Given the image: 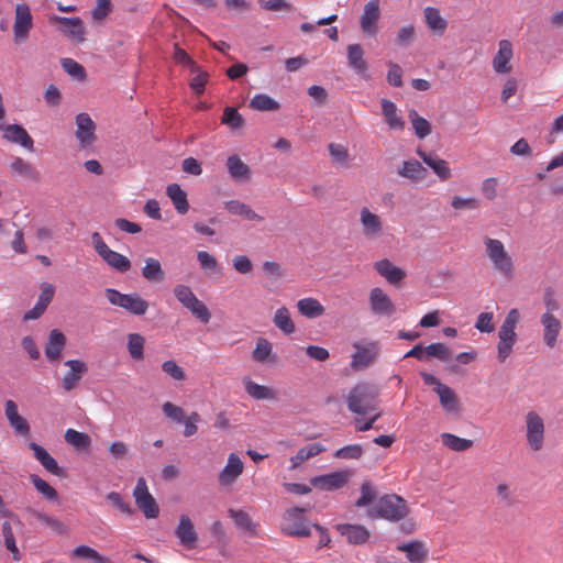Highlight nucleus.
<instances>
[{
  "label": "nucleus",
  "instance_id": "nucleus-1",
  "mask_svg": "<svg viewBox=\"0 0 563 563\" xmlns=\"http://www.w3.org/2000/svg\"><path fill=\"white\" fill-rule=\"evenodd\" d=\"M485 255L493 269L506 279L515 275L516 265L511 254L507 251L503 241L490 236L483 238Z\"/></svg>",
  "mask_w": 563,
  "mask_h": 563
},
{
  "label": "nucleus",
  "instance_id": "nucleus-2",
  "mask_svg": "<svg viewBox=\"0 0 563 563\" xmlns=\"http://www.w3.org/2000/svg\"><path fill=\"white\" fill-rule=\"evenodd\" d=\"M378 391L375 386L360 383L355 385L346 397L350 411L360 416H366L378 408Z\"/></svg>",
  "mask_w": 563,
  "mask_h": 563
},
{
  "label": "nucleus",
  "instance_id": "nucleus-3",
  "mask_svg": "<svg viewBox=\"0 0 563 563\" xmlns=\"http://www.w3.org/2000/svg\"><path fill=\"white\" fill-rule=\"evenodd\" d=\"M386 500L387 496L378 498V492L371 482H364L361 486V495L355 501V507H368L366 516L372 520L387 518Z\"/></svg>",
  "mask_w": 563,
  "mask_h": 563
},
{
  "label": "nucleus",
  "instance_id": "nucleus-4",
  "mask_svg": "<svg viewBox=\"0 0 563 563\" xmlns=\"http://www.w3.org/2000/svg\"><path fill=\"white\" fill-rule=\"evenodd\" d=\"M410 508L406 499L398 495L389 494V521L400 522L397 530L401 534H411L417 530V522L409 518Z\"/></svg>",
  "mask_w": 563,
  "mask_h": 563
},
{
  "label": "nucleus",
  "instance_id": "nucleus-5",
  "mask_svg": "<svg viewBox=\"0 0 563 563\" xmlns=\"http://www.w3.org/2000/svg\"><path fill=\"white\" fill-rule=\"evenodd\" d=\"M104 294L111 305L118 306L134 316L145 314L150 307L148 301L137 292L122 294L114 288H107Z\"/></svg>",
  "mask_w": 563,
  "mask_h": 563
},
{
  "label": "nucleus",
  "instance_id": "nucleus-6",
  "mask_svg": "<svg viewBox=\"0 0 563 563\" xmlns=\"http://www.w3.org/2000/svg\"><path fill=\"white\" fill-rule=\"evenodd\" d=\"M173 292L176 299L202 323H208L210 321L211 313L208 307L198 299L189 286L177 284L174 287Z\"/></svg>",
  "mask_w": 563,
  "mask_h": 563
},
{
  "label": "nucleus",
  "instance_id": "nucleus-7",
  "mask_svg": "<svg viewBox=\"0 0 563 563\" xmlns=\"http://www.w3.org/2000/svg\"><path fill=\"white\" fill-rule=\"evenodd\" d=\"M91 240L95 251L111 268L120 273H125L131 268L130 260L111 250L98 232L92 233Z\"/></svg>",
  "mask_w": 563,
  "mask_h": 563
},
{
  "label": "nucleus",
  "instance_id": "nucleus-8",
  "mask_svg": "<svg viewBox=\"0 0 563 563\" xmlns=\"http://www.w3.org/2000/svg\"><path fill=\"white\" fill-rule=\"evenodd\" d=\"M526 439L532 451H540L544 444L545 426L542 417L537 411H529L525 416Z\"/></svg>",
  "mask_w": 563,
  "mask_h": 563
},
{
  "label": "nucleus",
  "instance_id": "nucleus-9",
  "mask_svg": "<svg viewBox=\"0 0 563 563\" xmlns=\"http://www.w3.org/2000/svg\"><path fill=\"white\" fill-rule=\"evenodd\" d=\"M305 509L291 508L284 515V522L282 525V532L290 537H309L311 534L310 526L302 517Z\"/></svg>",
  "mask_w": 563,
  "mask_h": 563
},
{
  "label": "nucleus",
  "instance_id": "nucleus-10",
  "mask_svg": "<svg viewBox=\"0 0 563 563\" xmlns=\"http://www.w3.org/2000/svg\"><path fill=\"white\" fill-rule=\"evenodd\" d=\"M136 506L144 512L146 518H156L159 514L158 505L150 494L146 482L143 477L137 479L133 490Z\"/></svg>",
  "mask_w": 563,
  "mask_h": 563
},
{
  "label": "nucleus",
  "instance_id": "nucleus-11",
  "mask_svg": "<svg viewBox=\"0 0 563 563\" xmlns=\"http://www.w3.org/2000/svg\"><path fill=\"white\" fill-rule=\"evenodd\" d=\"M356 352L352 355L351 368L354 372L363 371L371 366L378 356L379 347L377 343L353 344Z\"/></svg>",
  "mask_w": 563,
  "mask_h": 563
},
{
  "label": "nucleus",
  "instance_id": "nucleus-12",
  "mask_svg": "<svg viewBox=\"0 0 563 563\" xmlns=\"http://www.w3.org/2000/svg\"><path fill=\"white\" fill-rule=\"evenodd\" d=\"M540 323L544 344L550 349L555 347L562 330L561 320L554 313L543 312L540 317Z\"/></svg>",
  "mask_w": 563,
  "mask_h": 563
},
{
  "label": "nucleus",
  "instance_id": "nucleus-13",
  "mask_svg": "<svg viewBox=\"0 0 563 563\" xmlns=\"http://www.w3.org/2000/svg\"><path fill=\"white\" fill-rule=\"evenodd\" d=\"M244 471V463L241 457L235 453H230L223 470L218 475V482L222 487L232 486L235 481L242 475Z\"/></svg>",
  "mask_w": 563,
  "mask_h": 563
},
{
  "label": "nucleus",
  "instance_id": "nucleus-14",
  "mask_svg": "<svg viewBox=\"0 0 563 563\" xmlns=\"http://www.w3.org/2000/svg\"><path fill=\"white\" fill-rule=\"evenodd\" d=\"M33 26V18L29 5L19 3L15 7V19L13 24V33L15 41H24L29 37V33Z\"/></svg>",
  "mask_w": 563,
  "mask_h": 563
},
{
  "label": "nucleus",
  "instance_id": "nucleus-15",
  "mask_svg": "<svg viewBox=\"0 0 563 563\" xmlns=\"http://www.w3.org/2000/svg\"><path fill=\"white\" fill-rule=\"evenodd\" d=\"M4 415L13 429L15 434L21 437H29L31 432L30 424L27 420L19 413V408L15 401L8 399L4 402Z\"/></svg>",
  "mask_w": 563,
  "mask_h": 563
},
{
  "label": "nucleus",
  "instance_id": "nucleus-16",
  "mask_svg": "<svg viewBox=\"0 0 563 563\" xmlns=\"http://www.w3.org/2000/svg\"><path fill=\"white\" fill-rule=\"evenodd\" d=\"M514 57L512 44L508 40L498 43V51L492 60V66L497 74H508L512 70L511 59Z\"/></svg>",
  "mask_w": 563,
  "mask_h": 563
},
{
  "label": "nucleus",
  "instance_id": "nucleus-17",
  "mask_svg": "<svg viewBox=\"0 0 563 563\" xmlns=\"http://www.w3.org/2000/svg\"><path fill=\"white\" fill-rule=\"evenodd\" d=\"M0 130L3 132L2 137L8 142L19 144L29 151H33L34 141L22 125L0 123Z\"/></svg>",
  "mask_w": 563,
  "mask_h": 563
},
{
  "label": "nucleus",
  "instance_id": "nucleus-18",
  "mask_svg": "<svg viewBox=\"0 0 563 563\" xmlns=\"http://www.w3.org/2000/svg\"><path fill=\"white\" fill-rule=\"evenodd\" d=\"M76 137L81 147L90 146L95 140L96 124L88 113H79L76 117Z\"/></svg>",
  "mask_w": 563,
  "mask_h": 563
},
{
  "label": "nucleus",
  "instance_id": "nucleus-19",
  "mask_svg": "<svg viewBox=\"0 0 563 563\" xmlns=\"http://www.w3.org/2000/svg\"><path fill=\"white\" fill-rule=\"evenodd\" d=\"M175 534L179 540V543L188 550L195 549L198 542V534L195 530L191 519L181 515L179 522L175 529Z\"/></svg>",
  "mask_w": 563,
  "mask_h": 563
},
{
  "label": "nucleus",
  "instance_id": "nucleus-20",
  "mask_svg": "<svg viewBox=\"0 0 563 563\" xmlns=\"http://www.w3.org/2000/svg\"><path fill=\"white\" fill-rule=\"evenodd\" d=\"M396 550L404 552L410 563H424L429 555L426 543L418 539L399 542L396 545Z\"/></svg>",
  "mask_w": 563,
  "mask_h": 563
},
{
  "label": "nucleus",
  "instance_id": "nucleus-21",
  "mask_svg": "<svg viewBox=\"0 0 563 563\" xmlns=\"http://www.w3.org/2000/svg\"><path fill=\"white\" fill-rule=\"evenodd\" d=\"M65 365L69 367V371L64 375L62 385L64 390L71 391L75 389L82 376L87 373L88 367L85 362L80 360H68Z\"/></svg>",
  "mask_w": 563,
  "mask_h": 563
},
{
  "label": "nucleus",
  "instance_id": "nucleus-22",
  "mask_svg": "<svg viewBox=\"0 0 563 563\" xmlns=\"http://www.w3.org/2000/svg\"><path fill=\"white\" fill-rule=\"evenodd\" d=\"M335 529L350 544H364L371 537L369 530L362 525L339 523Z\"/></svg>",
  "mask_w": 563,
  "mask_h": 563
},
{
  "label": "nucleus",
  "instance_id": "nucleus-23",
  "mask_svg": "<svg viewBox=\"0 0 563 563\" xmlns=\"http://www.w3.org/2000/svg\"><path fill=\"white\" fill-rule=\"evenodd\" d=\"M379 0H369L361 16V29L365 35H374L379 19Z\"/></svg>",
  "mask_w": 563,
  "mask_h": 563
},
{
  "label": "nucleus",
  "instance_id": "nucleus-24",
  "mask_svg": "<svg viewBox=\"0 0 563 563\" xmlns=\"http://www.w3.org/2000/svg\"><path fill=\"white\" fill-rule=\"evenodd\" d=\"M360 221L362 232L365 238L372 240L379 236L383 232V222L380 218L371 212L367 208H363L360 212Z\"/></svg>",
  "mask_w": 563,
  "mask_h": 563
},
{
  "label": "nucleus",
  "instance_id": "nucleus-25",
  "mask_svg": "<svg viewBox=\"0 0 563 563\" xmlns=\"http://www.w3.org/2000/svg\"><path fill=\"white\" fill-rule=\"evenodd\" d=\"M57 23L64 24V34L75 43L85 41L86 27L80 18L55 16Z\"/></svg>",
  "mask_w": 563,
  "mask_h": 563
},
{
  "label": "nucleus",
  "instance_id": "nucleus-26",
  "mask_svg": "<svg viewBox=\"0 0 563 563\" xmlns=\"http://www.w3.org/2000/svg\"><path fill=\"white\" fill-rule=\"evenodd\" d=\"M347 483V474L345 472H334L321 476L313 477L311 484L323 490L340 489Z\"/></svg>",
  "mask_w": 563,
  "mask_h": 563
},
{
  "label": "nucleus",
  "instance_id": "nucleus-27",
  "mask_svg": "<svg viewBox=\"0 0 563 563\" xmlns=\"http://www.w3.org/2000/svg\"><path fill=\"white\" fill-rule=\"evenodd\" d=\"M417 154L442 181L452 177L451 168L445 159H442L433 154H428L422 150H418Z\"/></svg>",
  "mask_w": 563,
  "mask_h": 563
},
{
  "label": "nucleus",
  "instance_id": "nucleus-28",
  "mask_svg": "<svg viewBox=\"0 0 563 563\" xmlns=\"http://www.w3.org/2000/svg\"><path fill=\"white\" fill-rule=\"evenodd\" d=\"M29 448L33 451L34 457L49 473L56 476H64V471L58 466L55 459L40 444L31 442Z\"/></svg>",
  "mask_w": 563,
  "mask_h": 563
},
{
  "label": "nucleus",
  "instance_id": "nucleus-29",
  "mask_svg": "<svg viewBox=\"0 0 563 563\" xmlns=\"http://www.w3.org/2000/svg\"><path fill=\"white\" fill-rule=\"evenodd\" d=\"M66 345V338L60 330L54 329L49 332L48 341L45 346V355L49 361L59 360Z\"/></svg>",
  "mask_w": 563,
  "mask_h": 563
},
{
  "label": "nucleus",
  "instance_id": "nucleus-30",
  "mask_svg": "<svg viewBox=\"0 0 563 563\" xmlns=\"http://www.w3.org/2000/svg\"><path fill=\"white\" fill-rule=\"evenodd\" d=\"M434 391L438 394L442 408L450 413H457L460 411V402L454 390L444 385L439 384L434 387Z\"/></svg>",
  "mask_w": 563,
  "mask_h": 563
},
{
  "label": "nucleus",
  "instance_id": "nucleus-31",
  "mask_svg": "<svg viewBox=\"0 0 563 563\" xmlns=\"http://www.w3.org/2000/svg\"><path fill=\"white\" fill-rule=\"evenodd\" d=\"M228 512L238 528L247 532L252 537L258 536V523L254 522L246 511L230 508Z\"/></svg>",
  "mask_w": 563,
  "mask_h": 563
},
{
  "label": "nucleus",
  "instance_id": "nucleus-32",
  "mask_svg": "<svg viewBox=\"0 0 563 563\" xmlns=\"http://www.w3.org/2000/svg\"><path fill=\"white\" fill-rule=\"evenodd\" d=\"M298 312L308 319H316L324 314L325 308L313 297H306L297 301Z\"/></svg>",
  "mask_w": 563,
  "mask_h": 563
},
{
  "label": "nucleus",
  "instance_id": "nucleus-33",
  "mask_svg": "<svg viewBox=\"0 0 563 563\" xmlns=\"http://www.w3.org/2000/svg\"><path fill=\"white\" fill-rule=\"evenodd\" d=\"M349 66L358 75H365L367 63L364 59V51L360 44H351L346 47Z\"/></svg>",
  "mask_w": 563,
  "mask_h": 563
},
{
  "label": "nucleus",
  "instance_id": "nucleus-34",
  "mask_svg": "<svg viewBox=\"0 0 563 563\" xmlns=\"http://www.w3.org/2000/svg\"><path fill=\"white\" fill-rule=\"evenodd\" d=\"M227 168L230 176L236 181H247L251 178L250 167L235 154L228 157Z\"/></svg>",
  "mask_w": 563,
  "mask_h": 563
},
{
  "label": "nucleus",
  "instance_id": "nucleus-35",
  "mask_svg": "<svg viewBox=\"0 0 563 563\" xmlns=\"http://www.w3.org/2000/svg\"><path fill=\"white\" fill-rule=\"evenodd\" d=\"M428 27L437 35H443L448 27V21L433 7H427L423 11Z\"/></svg>",
  "mask_w": 563,
  "mask_h": 563
},
{
  "label": "nucleus",
  "instance_id": "nucleus-36",
  "mask_svg": "<svg viewBox=\"0 0 563 563\" xmlns=\"http://www.w3.org/2000/svg\"><path fill=\"white\" fill-rule=\"evenodd\" d=\"M145 265L142 268V276L151 283H162L165 280V272L161 262L154 257H146Z\"/></svg>",
  "mask_w": 563,
  "mask_h": 563
},
{
  "label": "nucleus",
  "instance_id": "nucleus-37",
  "mask_svg": "<svg viewBox=\"0 0 563 563\" xmlns=\"http://www.w3.org/2000/svg\"><path fill=\"white\" fill-rule=\"evenodd\" d=\"M166 194L170 198L175 209L179 214H185L189 210L187 194L178 184H170L166 188Z\"/></svg>",
  "mask_w": 563,
  "mask_h": 563
},
{
  "label": "nucleus",
  "instance_id": "nucleus-38",
  "mask_svg": "<svg viewBox=\"0 0 563 563\" xmlns=\"http://www.w3.org/2000/svg\"><path fill=\"white\" fill-rule=\"evenodd\" d=\"M225 209L232 213L241 216L251 221H263V217L257 214L249 205L240 200H230L224 203Z\"/></svg>",
  "mask_w": 563,
  "mask_h": 563
},
{
  "label": "nucleus",
  "instance_id": "nucleus-39",
  "mask_svg": "<svg viewBox=\"0 0 563 563\" xmlns=\"http://www.w3.org/2000/svg\"><path fill=\"white\" fill-rule=\"evenodd\" d=\"M243 383H244L245 391L254 399L264 400V399H275L276 398L275 391L267 386L260 385V384L251 380L250 378H244Z\"/></svg>",
  "mask_w": 563,
  "mask_h": 563
},
{
  "label": "nucleus",
  "instance_id": "nucleus-40",
  "mask_svg": "<svg viewBox=\"0 0 563 563\" xmlns=\"http://www.w3.org/2000/svg\"><path fill=\"white\" fill-rule=\"evenodd\" d=\"M273 322L276 328L287 335L292 334L296 330L290 312L286 307H280L275 311Z\"/></svg>",
  "mask_w": 563,
  "mask_h": 563
},
{
  "label": "nucleus",
  "instance_id": "nucleus-41",
  "mask_svg": "<svg viewBox=\"0 0 563 563\" xmlns=\"http://www.w3.org/2000/svg\"><path fill=\"white\" fill-rule=\"evenodd\" d=\"M402 177L413 181H422L426 179L427 170L418 161L404 162V166L399 172Z\"/></svg>",
  "mask_w": 563,
  "mask_h": 563
},
{
  "label": "nucleus",
  "instance_id": "nucleus-42",
  "mask_svg": "<svg viewBox=\"0 0 563 563\" xmlns=\"http://www.w3.org/2000/svg\"><path fill=\"white\" fill-rule=\"evenodd\" d=\"M30 514L33 518L48 527L52 531H54L57 534H66L68 533L67 527L57 518L51 517L42 511L37 510H30Z\"/></svg>",
  "mask_w": 563,
  "mask_h": 563
},
{
  "label": "nucleus",
  "instance_id": "nucleus-43",
  "mask_svg": "<svg viewBox=\"0 0 563 563\" xmlns=\"http://www.w3.org/2000/svg\"><path fill=\"white\" fill-rule=\"evenodd\" d=\"M145 338L139 333H130L128 335V352L134 361L144 358Z\"/></svg>",
  "mask_w": 563,
  "mask_h": 563
},
{
  "label": "nucleus",
  "instance_id": "nucleus-44",
  "mask_svg": "<svg viewBox=\"0 0 563 563\" xmlns=\"http://www.w3.org/2000/svg\"><path fill=\"white\" fill-rule=\"evenodd\" d=\"M442 443L452 451L463 452L473 446V441L470 439L460 438L455 434L444 432L441 434Z\"/></svg>",
  "mask_w": 563,
  "mask_h": 563
},
{
  "label": "nucleus",
  "instance_id": "nucleus-45",
  "mask_svg": "<svg viewBox=\"0 0 563 563\" xmlns=\"http://www.w3.org/2000/svg\"><path fill=\"white\" fill-rule=\"evenodd\" d=\"M497 358L504 363L511 354L512 347L517 342V335L504 334L498 332Z\"/></svg>",
  "mask_w": 563,
  "mask_h": 563
},
{
  "label": "nucleus",
  "instance_id": "nucleus-46",
  "mask_svg": "<svg viewBox=\"0 0 563 563\" xmlns=\"http://www.w3.org/2000/svg\"><path fill=\"white\" fill-rule=\"evenodd\" d=\"M409 121L415 130V134L419 139H424L431 133V124L428 120L420 117L419 113L411 109L408 114Z\"/></svg>",
  "mask_w": 563,
  "mask_h": 563
},
{
  "label": "nucleus",
  "instance_id": "nucleus-47",
  "mask_svg": "<svg viewBox=\"0 0 563 563\" xmlns=\"http://www.w3.org/2000/svg\"><path fill=\"white\" fill-rule=\"evenodd\" d=\"M250 107L258 111H275L279 109V104L267 95H255L250 102Z\"/></svg>",
  "mask_w": 563,
  "mask_h": 563
},
{
  "label": "nucleus",
  "instance_id": "nucleus-48",
  "mask_svg": "<svg viewBox=\"0 0 563 563\" xmlns=\"http://www.w3.org/2000/svg\"><path fill=\"white\" fill-rule=\"evenodd\" d=\"M65 441L76 449H86L91 443V439L87 433L79 432L75 429L66 430Z\"/></svg>",
  "mask_w": 563,
  "mask_h": 563
},
{
  "label": "nucleus",
  "instance_id": "nucleus-49",
  "mask_svg": "<svg viewBox=\"0 0 563 563\" xmlns=\"http://www.w3.org/2000/svg\"><path fill=\"white\" fill-rule=\"evenodd\" d=\"M273 353L272 343L265 338H258L256 340V346L252 353V357L260 363H265L269 360Z\"/></svg>",
  "mask_w": 563,
  "mask_h": 563
},
{
  "label": "nucleus",
  "instance_id": "nucleus-50",
  "mask_svg": "<svg viewBox=\"0 0 563 563\" xmlns=\"http://www.w3.org/2000/svg\"><path fill=\"white\" fill-rule=\"evenodd\" d=\"M371 308L376 313H385L387 311V296L382 288H373L369 294Z\"/></svg>",
  "mask_w": 563,
  "mask_h": 563
},
{
  "label": "nucleus",
  "instance_id": "nucleus-51",
  "mask_svg": "<svg viewBox=\"0 0 563 563\" xmlns=\"http://www.w3.org/2000/svg\"><path fill=\"white\" fill-rule=\"evenodd\" d=\"M221 123L228 125L231 130H238L244 125V119L236 108L227 107Z\"/></svg>",
  "mask_w": 563,
  "mask_h": 563
},
{
  "label": "nucleus",
  "instance_id": "nucleus-52",
  "mask_svg": "<svg viewBox=\"0 0 563 563\" xmlns=\"http://www.w3.org/2000/svg\"><path fill=\"white\" fill-rule=\"evenodd\" d=\"M427 361L430 357L446 362L451 358L452 352L444 343H432L426 346Z\"/></svg>",
  "mask_w": 563,
  "mask_h": 563
},
{
  "label": "nucleus",
  "instance_id": "nucleus-53",
  "mask_svg": "<svg viewBox=\"0 0 563 563\" xmlns=\"http://www.w3.org/2000/svg\"><path fill=\"white\" fill-rule=\"evenodd\" d=\"M10 168L12 172L29 178H36L37 176L35 168L19 156L12 159L10 163Z\"/></svg>",
  "mask_w": 563,
  "mask_h": 563
},
{
  "label": "nucleus",
  "instance_id": "nucleus-54",
  "mask_svg": "<svg viewBox=\"0 0 563 563\" xmlns=\"http://www.w3.org/2000/svg\"><path fill=\"white\" fill-rule=\"evenodd\" d=\"M34 487L41 493L46 499L55 500L57 499V492L54 487H52L47 482L41 478L38 475L32 474L30 477Z\"/></svg>",
  "mask_w": 563,
  "mask_h": 563
},
{
  "label": "nucleus",
  "instance_id": "nucleus-55",
  "mask_svg": "<svg viewBox=\"0 0 563 563\" xmlns=\"http://www.w3.org/2000/svg\"><path fill=\"white\" fill-rule=\"evenodd\" d=\"M2 534L4 537V543H5L7 549L12 553L13 559L15 561H19L21 559V556H20L18 547L15 544V539H14L11 523L9 521H4L2 523Z\"/></svg>",
  "mask_w": 563,
  "mask_h": 563
},
{
  "label": "nucleus",
  "instance_id": "nucleus-56",
  "mask_svg": "<svg viewBox=\"0 0 563 563\" xmlns=\"http://www.w3.org/2000/svg\"><path fill=\"white\" fill-rule=\"evenodd\" d=\"M162 371L177 382L186 379L185 369L174 360H167L162 364Z\"/></svg>",
  "mask_w": 563,
  "mask_h": 563
},
{
  "label": "nucleus",
  "instance_id": "nucleus-57",
  "mask_svg": "<svg viewBox=\"0 0 563 563\" xmlns=\"http://www.w3.org/2000/svg\"><path fill=\"white\" fill-rule=\"evenodd\" d=\"M62 67L69 76L74 78L81 80L86 77L85 68L73 58H63Z\"/></svg>",
  "mask_w": 563,
  "mask_h": 563
},
{
  "label": "nucleus",
  "instance_id": "nucleus-58",
  "mask_svg": "<svg viewBox=\"0 0 563 563\" xmlns=\"http://www.w3.org/2000/svg\"><path fill=\"white\" fill-rule=\"evenodd\" d=\"M416 32L411 24L404 25L397 33L395 43L400 47H408L415 40Z\"/></svg>",
  "mask_w": 563,
  "mask_h": 563
},
{
  "label": "nucleus",
  "instance_id": "nucleus-59",
  "mask_svg": "<svg viewBox=\"0 0 563 563\" xmlns=\"http://www.w3.org/2000/svg\"><path fill=\"white\" fill-rule=\"evenodd\" d=\"M191 74H195V76L191 78L189 86L197 95H201L206 89L209 75L207 71L201 70L199 66L198 70L191 71Z\"/></svg>",
  "mask_w": 563,
  "mask_h": 563
},
{
  "label": "nucleus",
  "instance_id": "nucleus-60",
  "mask_svg": "<svg viewBox=\"0 0 563 563\" xmlns=\"http://www.w3.org/2000/svg\"><path fill=\"white\" fill-rule=\"evenodd\" d=\"M493 312H481L475 322V329L482 333H492L495 331V324L493 322Z\"/></svg>",
  "mask_w": 563,
  "mask_h": 563
},
{
  "label": "nucleus",
  "instance_id": "nucleus-61",
  "mask_svg": "<svg viewBox=\"0 0 563 563\" xmlns=\"http://www.w3.org/2000/svg\"><path fill=\"white\" fill-rule=\"evenodd\" d=\"M162 409L164 415L175 422L181 423L186 419L184 409L170 401L164 402Z\"/></svg>",
  "mask_w": 563,
  "mask_h": 563
},
{
  "label": "nucleus",
  "instance_id": "nucleus-62",
  "mask_svg": "<svg viewBox=\"0 0 563 563\" xmlns=\"http://www.w3.org/2000/svg\"><path fill=\"white\" fill-rule=\"evenodd\" d=\"M363 449L360 444H351L339 449L334 456L343 460H357L362 456Z\"/></svg>",
  "mask_w": 563,
  "mask_h": 563
},
{
  "label": "nucleus",
  "instance_id": "nucleus-63",
  "mask_svg": "<svg viewBox=\"0 0 563 563\" xmlns=\"http://www.w3.org/2000/svg\"><path fill=\"white\" fill-rule=\"evenodd\" d=\"M543 305L545 307L544 312L554 313V311L560 310L561 305L556 298L555 290L552 287H547L543 291Z\"/></svg>",
  "mask_w": 563,
  "mask_h": 563
},
{
  "label": "nucleus",
  "instance_id": "nucleus-64",
  "mask_svg": "<svg viewBox=\"0 0 563 563\" xmlns=\"http://www.w3.org/2000/svg\"><path fill=\"white\" fill-rule=\"evenodd\" d=\"M107 500L122 514L128 516L132 515L133 510L130 504L126 503L119 493L110 492L107 495Z\"/></svg>",
  "mask_w": 563,
  "mask_h": 563
}]
</instances>
